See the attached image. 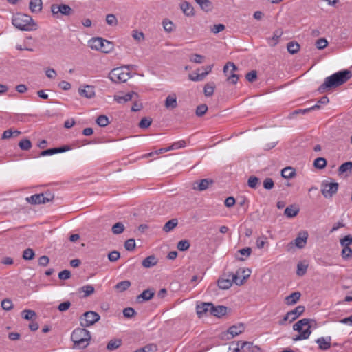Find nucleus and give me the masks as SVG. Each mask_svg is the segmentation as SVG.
Wrapping results in <instances>:
<instances>
[{"label": "nucleus", "mask_w": 352, "mask_h": 352, "mask_svg": "<svg viewBox=\"0 0 352 352\" xmlns=\"http://www.w3.org/2000/svg\"><path fill=\"white\" fill-rule=\"evenodd\" d=\"M352 76L349 70L338 72L324 79V82L318 88L319 93H324L332 88L338 87L347 82Z\"/></svg>", "instance_id": "obj_1"}, {"label": "nucleus", "mask_w": 352, "mask_h": 352, "mask_svg": "<svg viewBox=\"0 0 352 352\" xmlns=\"http://www.w3.org/2000/svg\"><path fill=\"white\" fill-rule=\"evenodd\" d=\"M246 271L243 268L239 269L235 274L230 273L227 278L221 277L217 281L218 286L221 289H228L234 283L236 285H241L244 283L245 280L250 276V272L247 271V274L243 276V279H241L239 275L244 274Z\"/></svg>", "instance_id": "obj_2"}, {"label": "nucleus", "mask_w": 352, "mask_h": 352, "mask_svg": "<svg viewBox=\"0 0 352 352\" xmlns=\"http://www.w3.org/2000/svg\"><path fill=\"white\" fill-rule=\"evenodd\" d=\"M12 23L17 29L23 31H30L36 28V24L32 18L28 14L17 13L12 19Z\"/></svg>", "instance_id": "obj_3"}, {"label": "nucleus", "mask_w": 352, "mask_h": 352, "mask_svg": "<svg viewBox=\"0 0 352 352\" xmlns=\"http://www.w3.org/2000/svg\"><path fill=\"white\" fill-rule=\"evenodd\" d=\"M71 339L74 342V348L85 349L89 344L90 332L85 328H77L73 331Z\"/></svg>", "instance_id": "obj_4"}, {"label": "nucleus", "mask_w": 352, "mask_h": 352, "mask_svg": "<svg viewBox=\"0 0 352 352\" xmlns=\"http://www.w3.org/2000/svg\"><path fill=\"white\" fill-rule=\"evenodd\" d=\"M135 67L133 65H127L114 68L110 72L109 77L114 82H125L132 76L129 70Z\"/></svg>", "instance_id": "obj_5"}, {"label": "nucleus", "mask_w": 352, "mask_h": 352, "mask_svg": "<svg viewBox=\"0 0 352 352\" xmlns=\"http://www.w3.org/2000/svg\"><path fill=\"white\" fill-rule=\"evenodd\" d=\"M311 320L308 318H303L298 321L293 325L294 331L300 333L299 335L296 336L292 338L294 342L307 339L311 333L310 322Z\"/></svg>", "instance_id": "obj_6"}, {"label": "nucleus", "mask_w": 352, "mask_h": 352, "mask_svg": "<svg viewBox=\"0 0 352 352\" xmlns=\"http://www.w3.org/2000/svg\"><path fill=\"white\" fill-rule=\"evenodd\" d=\"M88 43L91 49L106 54L111 52L113 50L112 42L100 37L92 38L89 41Z\"/></svg>", "instance_id": "obj_7"}, {"label": "nucleus", "mask_w": 352, "mask_h": 352, "mask_svg": "<svg viewBox=\"0 0 352 352\" xmlns=\"http://www.w3.org/2000/svg\"><path fill=\"white\" fill-rule=\"evenodd\" d=\"M54 198V195L50 191H46L40 194H35L25 198L28 203L32 205L45 204L52 201Z\"/></svg>", "instance_id": "obj_8"}, {"label": "nucleus", "mask_w": 352, "mask_h": 352, "mask_svg": "<svg viewBox=\"0 0 352 352\" xmlns=\"http://www.w3.org/2000/svg\"><path fill=\"white\" fill-rule=\"evenodd\" d=\"M100 318V316L98 313L93 311H87L80 318V325L83 327H90L98 322Z\"/></svg>", "instance_id": "obj_9"}, {"label": "nucleus", "mask_w": 352, "mask_h": 352, "mask_svg": "<svg viewBox=\"0 0 352 352\" xmlns=\"http://www.w3.org/2000/svg\"><path fill=\"white\" fill-rule=\"evenodd\" d=\"M338 190V184L323 181L321 184V193L325 198H331Z\"/></svg>", "instance_id": "obj_10"}, {"label": "nucleus", "mask_w": 352, "mask_h": 352, "mask_svg": "<svg viewBox=\"0 0 352 352\" xmlns=\"http://www.w3.org/2000/svg\"><path fill=\"white\" fill-rule=\"evenodd\" d=\"M305 311V307L298 305L293 310L288 311L284 316L283 319L279 322L280 325L283 324L286 321L292 322L298 318Z\"/></svg>", "instance_id": "obj_11"}, {"label": "nucleus", "mask_w": 352, "mask_h": 352, "mask_svg": "<svg viewBox=\"0 0 352 352\" xmlns=\"http://www.w3.org/2000/svg\"><path fill=\"white\" fill-rule=\"evenodd\" d=\"M236 70V66L232 62H228L223 67V72L228 75V80L232 84H236L239 80L238 75L234 73Z\"/></svg>", "instance_id": "obj_12"}, {"label": "nucleus", "mask_w": 352, "mask_h": 352, "mask_svg": "<svg viewBox=\"0 0 352 352\" xmlns=\"http://www.w3.org/2000/svg\"><path fill=\"white\" fill-rule=\"evenodd\" d=\"M51 11L53 14V15H57L59 13L63 15L68 16L72 13V8L65 4L58 5V4H53L51 6Z\"/></svg>", "instance_id": "obj_13"}, {"label": "nucleus", "mask_w": 352, "mask_h": 352, "mask_svg": "<svg viewBox=\"0 0 352 352\" xmlns=\"http://www.w3.org/2000/svg\"><path fill=\"white\" fill-rule=\"evenodd\" d=\"M79 94L87 98H92L95 96L94 87L91 85L82 86L78 89Z\"/></svg>", "instance_id": "obj_14"}, {"label": "nucleus", "mask_w": 352, "mask_h": 352, "mask_svg": "<svg viewBox=\"0 0 352 352\" xmlns=\"http://www.w3.org/2000/svg\"><path fill=\"white\" fill-rule=\"evenodd\" d=\"M211 308V302H201L196 307L197 314L199 317L208 314L210 315Z\"/></svg>", "instance_id": "obj_15"}, {"label": "nucleus", "mask_w": 352, "mask_h": 352, "mask_svg": "<svg viewBox=\"0 0 352 352\" xmlns=\"http://www.w3.org/2000/svg\"><path fill=\"white\" fill-rule=\"evenodd\" d=\"M316 342L318 344V348L320 350H327L331 347V337H320L318 338Z\"/></svg>", "instance_id": "obj_16"}, {"label": "nucleus", "mask_w": 352, "mask_h": 352, "mask_svg": "<svg viewBox=\"0 0 352 352\" xmlns=\"http://www.w3.org/2000/svg\"><path fill=\"white\" fill-rule=\"evenodd\" d=\"M155 295V290L153 289H147L142 294L137 296V301L138 302H142L144 301H148L153 298Z\"/></svg>", "instance_id": "obj_17"}, {"label": "nucleus", "mask_w": 352, "mask_h": 352, "mask_svg": "<svg viewBox=\"0 0 352 352\" xmlns=\"http://www.w3.org/2000/svg\"><path fill=\"white\" fill-rule=\"evenodd\" d=\"M308 238L307 232H300L298 236L294 241V244L298 248H302L307 243Z\"/></svg>", "instance_id": "obj_18"}, {"label": "nucleus", "mask_w": 352, "mask_h": 352, "mask_svg": "<svg viewBox=\"0 0 352 352\" xmlns=\"http://www.w3.org/2000/svg\"><path fill=\"white\" fill-rule=\"evenodd\" d=\"M164 106L168 109H173L177 107V96L175 94H170L166 98Z\"/></svg>", "instance_id": "obj_19"}, {"label": "nucleus", "mask_w": 352, "mask_h": 352, "mask_svg": "<svg viewBox=\"0 0 352 352\" xmlns=\"http://www.w3.org/2000/svg\"><path fill=\"white\" fill-rule=\"evenodd\" d=\"M300 296L301 293L300 292H295L286 296L284 302L287 305H293L300 300Z\"/></svg>", "instance_id": "obj_20"}, {"label": "nucleus", "mask_w": 352, "mask_h": 352, "mask_svg": "<svg viewBox=\"0 0 352 352\" xmlns=\"http://www.w3.org/2000/svg\"><path fill=\"white\" fill-rule=\"evenodd\" d=\"M227 311V307L225 306H214V305L212 303V308L210 311V315L217 316V317H221L226 314Z\"/></svg>", "instance_id": "obj_21"}, {"label": "nucleus", "mask_w": 352, "mask_h": 352, "mask_svg": "<svg viewBox=\"0 0 352 352\" xmlns=\"http://www.w3.org/2000/svg\"><path fill=\"white\" fill-rule=\"evenodd\" d=\"M213 181L210 179H204L200 180L199 182H197L196 184H197V186H193V189L197 190L199 191H203L208 188L210 185L212 184Z\"/></svg>", "instance_id": "obj_22"}, {"label": "nucleus", "mask_w": 352, "mask_h": 352, "mask_svg": "<svg viewBox=\"0 0 352 352\" xmlns=\"http://www.w3.org/2000/svg\"><path fill=\"white\" fill-rule=\"evenodd\" d=\"M241 349L245 352H259L260 348L253 344L250 342H242L241 344Z\"/></svg>", "instance_id": "obj_23"}, {"label": "nucleus", "mask_w": 352, "mask_h": 352, "mask_svg": "<svg viewBox=\"0 0 352 352\" xmlns=\"http://www.w3.org/2000/svg\"><path fill=\"white\" fill-rule=\"evenodd\" d=\"M180 8L186 16H191L194 15V8L188 1L182 2Z\"/></svg>", "instance_id": "obj_24"}, {"label": "nucleus", "mask_w": 352, "mask_h": 352, "mask_svg": "<svg viewBox=\"0 0 352 352\" xmlns=\"http://www.w3.org/2000/svg\"><path fill=\"white\" fill-rule=\"evenodd\" d=\"M42 5L41 0H30L29 8L32 12L38 13L42 10Z\"/></svg>", "instance_id": "obj_25"}, {"label": "nucleus", "mask_w": 352, "mask_h": 352, "mask_svg": "<svg viewBox=\"0 0 352 352\" xmlns=\"http://www.w3.org/2000/svg\"><path fill=\"white\" fill-rule=\"evenodd\" d=\"M133 95L137 94L135 92L132 91L127 93L124 96H115L114 99L117 102L120 104H124L126 102L131 100Z\"/></svg>", "instance_id": "obj_26"}, {"label": "nucleus", "mask_w": 352, "mask_h": 352, "mask_svg": "<svg viewBox=\"0 0 352 352\" xmlns=\"http://www.w3.org/2000/svg\"><path fill=\"white\" fill-rule=\"evenodd\" d=\"M157 263V259L153 255H151L145 258L142 262V265L143 267L146 268H149L155 266Z\"/></svg>", "instance_id": "obj_27"}, {"label": "nucleus", "mask_w": 352, "mask_h": 352, "mask_svg": "<svg viewBox=\"0 0 352 352\" xmlns=\"http://www.w3.org/2000/svg\"><path fill=\"white\" fill-rule=\"evenodd\" d=\"M244 331V326L242 324H240L239 325H233L230 327L228 330V333L232 336V338L240 334Z\"/></svg>", "instance_id": "obj_28"}, {"label": "nucleus", "mask_w": 352, "mask_h": 352, "mask_svg": "<svg viewBox=\"0 0 352 352\" xmlns=\"http://www.w3.org/2000/svg\"><path fill=\"white\" fill-rule=\"evenodd\" d=\"M299 212V208L294 206H290L285 208L284 214L286 217L288 218H292L296 217Z\"/></svg>", "instance_id": "obj_29"}, {"label": "nucleus", "mask_w": 352, "mask_h": 352, "mask_svg": "<svg viewBox=\"0 0 352 352\" xmlns=\"http://www.w3.org/2000/svg\"><path fill=\"white\" fill-rule=\"evenodd\" d=\"M178 224L177 219H172L167 221L163 227V230L165 232H169L173 230Z\"/></svg>", "instance_id": "obj_30"}, {"label": "nucleus", "mask_w": 352, "mask_h": 352, "mask_svg": "<svg viewBox=\"0 0 352 352\" xmlns=\"http://www.w3.org/2000/svg\"><path fill=\"white\" fill-rule=\"evenodd\" d=\"M131 282L129 280H122L119 283H118L115 285V288L116 290H118L120 292H122L124 291H126L131 286Z\"/></svg>", "instance_id": "obj_31"}, {"label": "nucleus", "mask_w": 352, "mask_h": 352, "mask_svg": "<svg viewBox=\"0 0 352 352\" xmlns=\"http://www.w3.org/2000/svg\"><path fill=\"white\" fill-rule=\"evenodd\" d=\"M287 51L292 54H296L300 50V45L295 41L289 42L287 45Z\"/></svg>", "instance_id": "obj_32"}, {"label": "nucleus", "mask_w": 352, "mask_h": 352, "mask_svg": "<svg viewBox=\"0 0 352 352\" xmlns=\"http://www.w3.org/2000/svg\"><path fill=\"white\" fill-rule=\"evenodd\" d=\"M283 32L280 30H277L274 32L272 38H269V44L272 46H274L278 42L280 37L282 36Z\"/></svg>", "instance_id": "obj_33"}, {"label": "nucleus", "mask_w": 352, "mask_h": 352, "mask_svg": "<svg viewBox=\"0 0 352 352\" xmlns=\"http://www.w3.org/2000/svg\"><path fill=\"white\" fill-rule=\"evenodd\" d=\"M295 170L291 167H286L281 171V175L285 179L292 178L295 175Z\"/></svg>", "instance_id": "obj_34"}, {"label": "nucleus", "mask_w": 352, "mask_h": 352, "mask_svg": "<svg viewBox=\"0 0 352 352\" xmlns=\"http://www.w3.org/2000/svg\"><path fill=\"white\" fill-rule=\"evenodd\" d=\"M215 89L214 82L207 83L204 88V92L206 96L210 97L213 95Z\"/></svg>", "instance_id": "obj_35"}, {"label": "nucleus", "mask_w": 352, "mask_h": 352, "mask_svg": "<svg viewBox=\"0 0 352 352\" xmlns=\"http://www.w3.org/2000/svg\"><path fill=\"white\" fill-rule=\"evenodd\" d=\"M94 287L91 285H85L79 289L80 292H82L83 297H87L94 292Z\"/></svg>", "instance_id": "obj_36"}, {"label": "nucleus", "mask_w": 352, "mask_h": 352, "mask_svg": "<svg viewBox=\"0 0 352 352\" xmlns=\"http://www.w3.org/2000/svg\"><path fill=\"white\" fill-rule=\"evenodd\" d=\"M22 317L28 320H33L36 314V312L31 309H25L21 312Z\"/></svg>", "instance_id": "obj_37"}, {"label": "nucleus", "mask_w": 352, "mask_h": 352, "mask_svg": "<svg viewBox=\"0 0 352 352\" xmlns=\"http://www.w3.org/2000/svg\"><path fill=\"white\" fill-rule=\"evenodd\" d=\"M124 228L122 222H118L112 226L111 231L114 234H120L124 232Z\"/></svg>", "instance_id": "obj_38"}, {"label": "nucleus", "mask_w": 352, "mask_h": 352, "mask_svg": "<svg viewBox=\"0 0 352 352\" xmlns=\"http://www.w3.org/2000/svg\"><path fill=\"white\" fill-rule=\"evenodd\" d=\"M96 122L98 126L101 127H104L109 124V120L106 116L101 115L97 118Z\"/></svg>", "instance_id": "obj_39"}, {"label": "nucleus", "mask_w": 352, "mask_h": 352, "mask_svg": "<svg viewBox=\"0 0 352 352\" xmlns=\"http://www.w3.org/2000/svg\"><path fill=\"white\" fill-rule=\"evenodd\" d=\"M122 344V342L119 339L111 340L107 344V349L112 351L118 349Z\"/></svg>", "instance_id": "obj_40"}, {"label": "nucleus", "mask_w": 352, "mask_h": 352, "mask_svg": "<svg viewBox=\"0 0 352 352\" xmlns=\"http://www.w3.org/2000/svg\"><path fill=\"white\" fill-rule=\"evenodd\" d=\"M200 6L202 10L208 11L210 10L212 3L209 0H195Z\"/></svg>", "instance_id": "obj_41"}, {"label": "nucleus", "mask_w": 352, "mask_h": 352, "mask_svg": "<svg viewBox=\"0 0 352 352\" xmlns=\"http://www.w3.org/2000/svg\"><path fill=\"white\" fill-rule=\"evenodd\" d=\"M327 165V160L324 157H318L314 160V166L318 169L324 168Z\"/></svg>", "instance_id": "obj_42"}, {"label": "nucleus", "mask_w": 352, "mask_h": 352, "mask_svg": "<svg viewBox=\"0 0 352 352\" xmlns=\"http://www.w3.org/2000/svg\"><path fill=\"white\" fill-rule=\"evenodd\" d=\"M157 349V348L155 344H150L137 349L135 352H155Z\"/></svg>", "instance_id": "obj_43"}, {"label": "nucleus", "mask_w": 352, "mask_h": 352, "mask_svg": "<svg viewBox=\"0 0 352 352\" xmlns=\"http://www.w3.org/2000/svg\"><path fill=\"white\" fill-rule=\"evenodd\" d=\"M162 25H163V28H164V30L166 32L169 33V32H171L173 31L174 24L171 21H170L167 19H165L162 21Z\"/></svg>", "instance_id": "obj_44"}, {"label": "nucleus", "mask_w": 352, "mask_h": 352, "mask_svg": "<svg viewBox=\"0 0 352 352\" xmlns=\"http://www.w3.org/2000/svg\"><path fill=\"white\" fill-rule=\"evenodd\" d=\"M259 183V179L255 176H250L248 181V186L253 189H256Z\"/></svg>", "instance_id": "obj_45"}, {"label": "nucleus", "mask_w": 352, "mask_h": 352, "mask_svg": "<svg viewBox=\"0 0 352 352\" xmlns=\"http://www.w3.org/2000/svg\"><path fill=\"white\" fill-rule=\"evenodd\" d=\"M19 146L21 150L28 151L32 147V143L28 139H24L19 142Z\"/></svg>", "instance_id": "obj_46"}, {"label": "nucleus", "mask_w": 352, "mask_h": 352, "mask_svg": "<svg viewBox=\"0 0 352 352\" xmlns=\"http://www.w3.org/2000/svg\"><path fill=\"white\" fill-rule=\"evenodd\" d=\"M34 252L32 248H27L23 252V258L24 260H32L34 257Z\"/></svg>", "instance_id": "obj_47"}, {"label": "nucleus", "mask_w": 352, "mask_h": 352, "mask_svg": "<svg viewBox=\"0 0 352 352\" xmlns=\"http://www.w3.org/2000/svg\"><path fill=\"white\" fill-rule=\"evenodd\" d=\"M188 78L190 80L194 82L201 81L204 79V74H201V73L194 72L190 74Z\"/></svg>", "instance_id": "obj_48"}, {"label": "nucleus", "mask_w": 352, "mask_h": 352, "mask_svg": "<svg viewBox=\"0 0 352 352\" xmlns=\"http://www.w3.org/2000/svg\"><path fill=\"white\" fill-rule=\"evenodd\" d=\"M177 247L180 251H186L190 248V242L188 240L179 241Z\"/></svg>", "instance_id": "obj_49"}, {"label": "nucleus", "mask_w": 352, "mask_h": 352, "mask_svg": "<svg viewBox=\"0 0 352 352\" xmlns=\"http://www.w3.org/2000/svg\"><path fill=\"white\" fill-rule=\"evenodd\" d=\"M340 243L342 247H350L352 244V236L350 234L345 236L340 239Z\"/></svg>", "instance_id": "obj_50"}, {"label": "nucleus", "mask_w": 352, "mask_h": 352, "mask_svg": "<svg viewBox=\"0 0 352 352\" xmlns=\"http://www.w3.org/2000/svg\"><path fill=\"white\" fill-rule=\"evenodd\" d=\"M352 169V162H346L343 163L338 168V171L340 173H344L348 170H351Z\"/></svg>", "instance_id": "obj_51"}, {"label": "nucleus", "mask_w": 352, "mask_h": 352, "mask_svg": "<svg viewBox=\"0 0 352 352\" xmlns=\"http://www.w3.org/2000/svg\"><path fill=\"white\" fill-rule=\"evenodd\" d=\"M208 111V107L206 104H200L199 106H197V109H196V116H198V117H201L203 116L206 113V111Z\"/></svg>", "instance_id": "obj_52"}, {"label": "nucleus", "mask_w": 352, "mask_h": 352, "mask_svg": "<svg viewBox=\"0 0 352 352\" xmlns=\"http://www.w3.org/2000/svg\"><path fill=\"white\" fill-rule=\"evenodd\" d=\"M1 307L6 311H10L13 308V303L11 300L6 298L2 300Z\"/></svg>", "instance_id": "obj_53"}, {"label": "nucleus", "mask_w": 352, "mask_h": 352, "mask_svg": "<svg viewBox=\"0 0 352 352\" xmlns=\"http://www.w3.org/2000/svg\"><path fill=\"white\" fill-rule=\"evenodd\" d=\"M186 143L184 140H179V141L175 142L173 144H172V145H170L169 146V149L170 151L176 150V149H179L181 148H184V147H186Z\"/></svg>", "instance_id": "obj_54"}, {"label": "nucleus", "mask_w": 352, "mask_h": 352, "mask_svg": "<svg viewBox=\"0 0 352 352\" xmlns=\"http://www.w3.org/2000/svg\"><path fill=\"white\" fill-rule=\"evenodd\" d=\"M307 270V265H305V264H303L302 263H299L297 265L296 274H297V275H298L300 276H303L306 273Z\"/></svg>", "instance_id": "obj_55"}, {"label": "nucleus", "mask_w": 352, "mask_h": 352, "mask_svg": "<svg viewBox=\"0 0 352 352\" xmlns=\"http://www.w3.org/2000/svg\"><path fill=\"white\" fill-rule=\"evenodd\" d=\"M124 248L128 251H132L135 248V241L133 239H129L124 243Z\"/></svg>", "instance_id": "obj_56"}, {"label": "nucleus", "mask_w": 352, "mask_h": 352, "mask_svg": "<svg viewBox=\"0 0 352 352\" xmlns=\"http://www.w3.org/2000/svg\"><path fill=\"white\" fill-rule=\"evenodd\" d=\"M106 21L109 25H116L118 24L117 18L113 14H109L107 15Z\"/></svg>", "instance_id": "obj_57"}, {"label": "nucleus", "mask_w": 352, "mask_h": 352, "mask_svg": "<svg viewBox=\"0 0 352 352\" xmlns=\"http://www.w3.org/2000/svg\"><path fill=\"white\" fill-rule=\"evenodd\" d=\"M328 45L327 41L324 38L318 39L316 42V46L319 50H322L326 47Z\"/></svg>", "instance_id": "obj_58"}, {"label": "nucleus", "mask_w": 352, "mask_h": 352, "mask_svg": "<svg viewBox=\"0 0 352 352\" xmlns=\"http://www.w3.org/2000/svg\"><path fill=\"white\" fill-rule=\"evenodd\" d=\"M342 256L343 258H349L352 256V250L350 247H343L342 250Z\"/></svg>", "instance_id": "obj_59"}, {"label": "nucleus", "mask_w": 352, "mask_h": 352, "mask_svg": "<svg viewBox=\"0 0 352 352\" xmlns=\"http://www.w3.org/2000/svg\"><path fill=\"white\" fill-rule=\"evenodd\" d=\"M204 60V56L199 54H193L190 56V60L195 63H201Z\"/></svg>", "instance_id": "obj_60"}, {"label": "nucleus", "mask_w": 352, "mask_h": 352, "mask_svg": "<svg viewBox=\"0 0 352 352\" xmlns=\"http://www.w3.org/2000/svg\"><path fill=\"white\" fill-rule=\"evenodd\" d=\"M151 120L148 119L147 118H143L140 123H139V127L141 129H146L151 124Z\"/></svg>", "instance_id": "obj_61"}, {"label": "nucleus", "mask_w": 352, "mask_h": 352, "mask_svg": "<svg viewBox=\"0 0 352 352\" xmlns=\"http://www.w3.org/2000/svg\"><path fill=\"white\" fill-rule=\"evenodd\" d=\"M274 186L272 178L267 177L263 182V188L266 190H271Z\"/></svg>", "instance_id": "obj_62"}, {"label": "nucleus", "mask_w": 352, "mask_h": 352, "mask_svg": "<svg viewBox=\"0 0 352 352\" xmlns=\"http://www.w3.org/2000/svg\"><path fill=\"white\" fill-rule=\"evenodd\" d=\"M120 254L118 251H112L108 255V258L110 261L114 262L119 259Z\"/></svg>", "instance_id": "obj_63"}, {"label": "nucleus", "mask_w": 352, "mask_h": 352, "mask_svg": "<svg viewBox=\"0 0 352 352\" xmlns=\"http://www.w3.org/2000/svg\"><path fill=\"white\" fill-rule=\"evenodd\" d=\"M245 78H246L247 80H248L249 82H254L257 78L256 71H255V70L250 71V72H248L246 74Z\"/></svg>", "instance_id": "obj_64"}]
</instances>
